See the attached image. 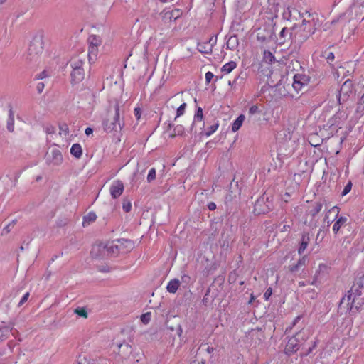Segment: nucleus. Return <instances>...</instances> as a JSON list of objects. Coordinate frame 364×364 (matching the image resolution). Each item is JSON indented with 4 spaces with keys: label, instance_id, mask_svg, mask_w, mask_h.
Returning <instances> with one entry per match:
<instances>
[{
    "label": "nucleus",
    "instance_id": "39",
    "mask_svg": "<svg viewBox=\"0 0 364 364\" xmlns=\"http://www.w3.org/2000/svg\"><path fill=\"white\" fill-rule=\"evenodd\" d=\"M186 107V103H183L179 106V107L177 109L176 111V116L175 117V120L179 117L180 116L183 115L185 111V109Z\"/></svg>",
    "mask_w": 364,
    "mask_h": 364
},
{
    "label": "nucleus",
    "instance_id": "46",
    "mask_svg": "<svg viewBox=\"0 0 364 364\" xmlns=\"http://www.w3.org/2000/svg\"><path fill=\"white\" fill-rule=\"evenodd\" d=\"M316 346H317V341H314L313 345L311 346H310L307 349L306 352L305 353L302 354L301 356H306V355H309L313 351V350L316 348Z\"/></svg>",
    "mask_w": 364,
    "mask_h": 364
},
{
    "label": "nucleus",
    "instance_id": "33",
    "mask_svg": "<svg viewBox=\"0 0 364 364\" xmlns=\"http://www.w3.org/2000/svg\"><path fill=\"white\" fill-rule=\"evenodd\" d=\"M166 328H167L168 329H169L171 331H175V330H176V333H177V335H178V336H181L183 331H182V327H181V324L178 323V324H176V326L174 327V326H169V325H168V321H167V322L166 323Z\"/></svg>",
    "mask_w": 364,
    "mask_h": 364
},
{
    "label": "nucleus",
    "instance_id": "29",
    "mask_svg": "<svg viewBox=\"0 0 364 364\" xmlns=\"http://www.w3.org/2000/svg\"><path fill=\"white\" fill-rule=\"evenodd\" d=\"M203 119V109L200 107H198L196 109V114L194 115V121L191 124V131H192L195 122L200 121L201 122Z\"/></svg>",
    "mask_w": 364,
    "mask_h": 364
},
{
    "label": "nucleus",
    "instance_id": "1",
    "mask_svg": "<svg viewBox=\"0 0 364 364\" xmlns=\"http://www.w3.org/2000/svg\"><path fill=\"white\" fill-rule=\"evenodd\" d=\"M364 304V274L354 282L350 289L340 301L338 310L341 314L357 312Z\"/></svg>",
    "mask_w": 364,
    "mask_h": 364
},
{
    "label": "nucleus",
    "instance_id": "26",
    "mask_svg": "<svg viewBox=\"0 0 364 364\" xmlns=\"http://www.w3.org/2000/svg\"><path fill=\"white\" fill-rule=\"evenodd\" d=\"M244 120L245 116L243 114H240L232 123V131L234 132L237 131L241 127Z\"/></svg>",
    "mask_w": 364,
    "mask_h": 364
},
{
    "label": "nucleus",
    "instance_id": "56",
    "mask_svg": "<svg viewBox=\"0 0 364 364\" xmlns=\"http://www.w3.org/2000/svg\"><path fill=\"white\" fill-rule=\"evenodd\" d=\"M235 41H237V38H236V36H231V37L228 39V42H227V48H230V43H231V42L234 43ZM230 49H232V48H230Z\"/></svg>",
    "mask_w": 364,
    "mask_h": 364
},
{
    "label": "nucleus",
    "instance_id": "21",
    "mask_svg": "<svg viewBox=\"0 0 364 364\" xmlns=\"http://www.w3.org/2000/svg\"><path fill=\"white\" fill-rule=\"evenodd\" d=\"M180 281L178 279H171L166 287V289L169 293L174 294L180 286Z\"/></svg>",
    "mask_w": 364,
    "mask_h": 364
},
{
    "label": "nucleus",
    "instance_id": "18",
    "mask_svg": "<svg viewBox=\"0 0 364 364\" xmlns=\"http://www.w3.org/2000/svg\"><path fill=\"white\" fill-rule=\"evenodd\" d=\"M106 247V252L112 255L119 254V250L122 249V245H117L115 240L111 243L105 244Z\"/></svg>",
    "mask_w": 364,
    "mask_h": 364
},
{
    "label": "nucleus",
    "instance_id": "4",
    "mask_svg": "<svg viewBox=\"0 0 364 364\" xmlns=\"http://www.w3.org/2000/svg\"><path fill=\"white\" fill-rule=\"evenodd\" d=\"M43 51V41L41 35L33 37L30 43L27 59L29 61L36 62Z\"/></svg>",
    "mask_w": 364,
    "mask_h": 364
},
{
    "label": "nucleus",
    "instance_id": "53",
    "mask_svg": "<svg viewBox=\"0 0 364 364\" xmlns=\"http://www.w3.org/2000/svg\"><path fill=\"white\" fill-rule=\"evenodd\" d=\"M299 269H300V267L298 265L297 263L296 264L291 265L289 267V269L291 272H298L299 270Z\"/></svg>",
    "mask_w": 364,
    "mask_h": 364
},
{
    "label": "nucleus",
    "instance_id": "38",
    "mask_svg": "<svg viewBox=\"0 0 364 364\" xmlns=\"http://www.w3.org/2000/svg\"><path fill=\"white\" fill-rule=\"evenodd\" d=\"M96 218H97L96 214L93 212H90L86 216L84 217L83 225L86 222H87L88 223H91V222H94V221H95Z\"/></svg>",
    "mask_w": 364,
    "mask_h": 364
},
{
    "label": "nucleus",
    "instance_id": "6",
    "mask_svg": "<svg viewBox=\"0 0 364 364\" xmlns=\"http://www.w3.org/2000/svg\"><path fill=\"white\" fill-rule=\"evenodd\" d=\"M269 198L264 194L257 200L254 206V213L256 215L267 213L272 208V203Z\"/></svg>",
    "mask_w": 364,
    "mask_h": 364
},
{
    "label": "nucleus",
    "instance_id": "3",
    "mask_svg": "<svg viewBox=\"0 0 364 364\" xmlns=\"http://www.w3.org/2000/svg\"><path fill=\"white\" fill-rule=\"evenodd\" d=\"M315 30L309 21L304 19L299 29L293 34V41L299 44L303 43L315 33Z\"/></svg>",
    "mask_w": 364,
    "mask_h": 364
},
{
    "label": "nucleus",
    "instance_id": "2",
    "mask_svg": "<svg viewBox=\"0 0 364 364\" xmlns=\"http://www.w3.org/2000/svg\"><path fill=\"white\" fill-rule=\"evenodd\" d=\"M102 126L107 133H112L114 136L120 134L124 126V122L123 119L120 118V109L118 103L114 105L113 111H108L107 117L102 122Z\"/></svg>",
    "mask_w": 364,
    "mask_h": 364
},
{
    "label": "nucleus",
    "instance_id": "57",
    "mask_svg": "<svg viewBox=\"0 0 364 364\" xmlns=\"http://www.w3.org/2000/svg\"><path fill=\"white\" fill-rule=\"evenodd\" d=\"M141 109L139 107H136L134 109V115L136 117V119L139 120L141 117Z\"/></svg>",
    "mask_w": 364,
    "mask_h": 364
},
{
    "label": "nucleus",
    "instance_id": "60",
    "mask_svg": "<svg viewBox=\"0 0 364 364\" xmlns=\"http://www.w3.org/2000/svg\"><path fill=\"white\" fill-rule=\"evenodd\" d=\"M209 292H210V290L208 289L207 291V292L205 293V294L203 296V299L202 300L203 303L205 304V305H207V303L208 301V294H209Z\"/></svg>",
    "mask_w": 364,
    "mask_h": 364
},
{
    "label": "nucleus",
    "instance_id": "27",
    "mask_svg": "<svg viewBox=\"0 0 364 364\" xmlns=\"http://www.w3.org/2000/svg\"><path fill=\"white\" fill-rule=\"evenodd\" d=\"M10 333H12V334L14 333L13 332V328H9L7 326H4L3 328H0V341H3L6 338H7Z\"/></svg>",
    "mask_w": 364,
    "mask_h": 364
},
{
    "label": "nucleus",
    "instance_id": "49",
    "mask_svg": "<svg viewBox=\"0 0 364 364\" xmlns=\"http://www.w3.org/2000/svg\"><path fill=\"white\" fill-rule=\"evenodd\" d=\"M212 48L217 43V36H211L208 41H206Z\"/></svg>",
    "mask_w": 364,
    "mask_h": 364
},
{
    "label": "nucleus",
    "instance_id": "62",
    "mask_svg": "<svg viewBox=\"0 0 364 364\" xmlns=\"http://www.w3.org/2000/svg\"><path fill=\"white\" fill-rule=\"evenodd\" d=\"M208 208L210 210H214L216 209V204L214 203V202H210L208 204Z\"/></svg>",
    "mask_w": 364,
    "mask_h": 364
},
{
    "label": "nucleus",
    "instance_id": "59",
    "mask_svg": "<svg viewBox=\"0 0 364 364\" xmlns=\"http://www.w3.org/2000/svg\"><path fill=\"white\" fill-rule=\"evenodd\" d=\"M328 212L333 213L336 214V216H338L339 213V208L337 206H334L331 209H330Z\"/></svg>",
    "mask_w": 364,
    "mask_h": 364
},
{
    "label": "nucleus",
    "instance_id": "12",
    "mask_svg": "<svg viewBox=\"0 0 364 364\" xmlns=\"http://www.w3.org/2000/svg\"><path fill=\"white\" fill-rule=\"evenodd\" d=\"M124 191V184L119 181H115L113 182L110 187V194L112 198L116 199L119 198Z\"/></svg>",
    "mask_w": 364,
    "mask_h": 364
},
{
    "label": "nucleus",
    "instance_id": "42",
    "mask_svg": "<svg viewBox=\"0 0 364 364\" xmlns=\"http://www.w3.org/2000/svg\"><path fill=\"white\" fill-rule=\"evenodd\" d=\"M59 129H60V134L62 133H64L65 136H67L68 134L69 129H68V126L67 125V124L64 123V124H60Z\"/></svg>",
    "mask_w": 364,
    "mask_h": 364
},
{
    "label": "nucleus",
    "instance_id": "64",
    "mask_svg": "<svg viewBox=\"0 0 364 364\" xmlns=\"http://www.w3.org/2000/svg\"><path fill=\"white\" fill-rule=\"evenodd\" d=\"M85 132L86 135H90L93 132V129L91 127H87L86 128Z\"/></svg>",
    "mask_w": 364,
    "mask_h": 364
},
{
    "label": "nucleus",
    "instance_id": "41",
    "mask_svg": "<svg viewBox=\"0 0 364 364\" xmlns=\"http://www.w3.org/2000/svg\"><path fill=\"white\" fill-rule=\"evenodd\" d=\"M156 178V170L154 168H152L149 170L148 176H147V181L148 182H151V181L154 180Z\"/></svg>",
    "mask_w": 364,
    "mask_h": 364
},
{
    "label": "nucleus",
    "instance_id": "10",
    "mask_svg": "<svg viewBox=\"0 0 364 364\" xmlns=\"http://www.w3.org/2000/svg\"><path fill=\"white\" fill-rule=\"evenodd\" d=\"M106 247L103 243L95 244L92 246L90 255L93 259H101L106 255Z\"/></svg>",
    "mask_w": 364,
    "mask_h": 364
},
{
    "label": "nucleus",
    "instance_id": "25",
    "mask_svg": "<svg viewBox=\"0 0 364 364\" xmlns=\"http://www.w3.org/2000/svg\"><path fill=\"white\" fill-rule=\"evenodd\" d=\"M347 221V218L346 217L341 216L333 224V231L335 234L338 233L341 226Z\"/></svg>",
    "mask_w": 364,
    "mask_h": 364
},
{
    "label": "nucleus",
    "instance_id": "34",
    "mask_svg": "<svg viewBox=\"0 0 364 364\" xmlns=\"http://www.w3.org/2000/svg\"><path fill=\"white\" fill-rule=\"evenodd\" d=\"M74 313L76 314L77 316L82 317V318H87V311L85 308L84 307H77L74 310Z\"/></svg>",
    "mask_w": 364,
    "mask_h": 364
},
{
    "label": "nucleus",
    "instance_id": "45",
    "mask_svg": "<svg viewBox=\"0 0 364 364\" xmlns=\"http://www.w3.org/2000/svg\"><path fill=\"white\" fill-rule=\"evenodd\" d=\"M257 113H260L258 106L256 105L251 106L249 109V114L253 115Z\"/></svg>",
    "mask_w": 364,
    "mask_h": 364
},
{
    "label": "nucleus",
    "instance_id": "5",
    "mask_svg": "<svg viewBox=\"0 0 364 364\" xmlns=\"http://www.w3.org/2000/svg\"><path fill=\"white\" fill-rule=\"evenodd\" d=\"M84 61L79 58H73L70 60V67L72 72L70 74L71 83L73 85L79 83L85 77V71L83 68Z\"/></svg>",
    "mask_w": 364,
    "mask_h": 364
},
{
    "label": "nucleus",
    "instance_id": "55",
    "mask_svg": "<svg viewBox=\"0 0 364 364\" xmlns=\"http://www.w3.org/2000/svg\"><path fill=\"white\" fill-rule=\"evenodd\" d=\"M191 277L188 275L184 274L181 277V282L185 284H188L190 282Z\"/></svg>",
    "mask_w": 364,
    "mask_h": 364
},
{
    "label": "nucleus",
    "instance_id": "23",
    "mask_svg": "<svg viewBox=\"0 0 364 364\" xmlns=\"http://www.w3.org/2000/svg\"><path fill=\"white\" fill-rule=\"evenodd\" d=\"M70 154L76 159H80L82 154V149L80 144H74L71 146Z\"/></svg>",
    "mask_w": 364,
    "mask_h": 364
},
{
    "label": "nucleus",
    "instance_id": "43",
    "mask_svg": "<svg viewBox=\"0 0 364 364\" xmlns=\"http://www.w3.org/2000/svg\"><path fill=\"white\" fill-rule=\"evenodd\" d=\"M352 186H353L352 182L348 181V183L344 187L341 195L343 196H346V194H348L350 191V190L352 188Z\"/></svg>",
    "mask_w": 364,
    "mask_h": 364
},
{
    "label": "nucleus",
    "instance_id": "51",
    "mask_svg": "<svg viewBox=\"0 0 364 364\" xmlns=\"http://www.w3.org/2000/svg\"><path fill=\"white\" fill-rule=\"evenodd\" d=\"M28 296H29V293L28 292L26 293L23 295V296L21 298V301H19L18 306H21V305H23L28 300Z\"/></svg>",
    "mask_w": 364,
    "mask_h": 364
},
{
    "label": "nucleus",
    "instance_id": "63",
    "mask_svg": "<svg viewBox=\"0 0 364 364\" xmlns=\"http://www.w3.org/2000/svg\"><path fill=\"white\" fill-rule=\"evenodd\" d=\"M334 54L332 52H330L326 55V60L329 62L330 60H333L334 59Z\"/></svg>",
    "mask_w": 364,
    "mask_h": 364
},
{
    "label": "nucleus",
    "instance_id": "24",
    "mask_svg": "<svg viewBox=\"0 0 364 364\" xmlns=\"http://www.w3.org/2000/svg\"><path fill=\"white\" fill-rule=\"evenodd\" d=\"M117 346L119 348V353L127 355L132 352V346L127 343H117Z\"/></svg>",
    "mask_w": 364,
    "mask_h": 364
},
{
    "label": "nucleus",
    "instance_id": "48",
    "mask_svg": "<svg viewBox=\"0 0 364 364\" xmlns=\"http://www.w3.org/2000/svg\"><path fill=\"white\" fill-rule=\"evenodd\" d=\"M363 109H364V94L360 97V101L358 102V110H363Z\"/></svg>",
    "mask_w": 364,
    "mask_h": 364
},
{
    "label": "nucleus",
    "instance_id": "7",
    "mask_svg": "<svg viewBox=\"0 0 364 364\" xmlns=\"http://www.w3.org/2000/svg\"><path fill=\"white\" fill-rule=\"evenodd\" d=\"M353 93V82L350 80H347L341 87L338 95H336L338 102L341 104L348 100L350 95Z\"/></svg>",
    "mask_w": 364,
    "mask_h": 364
},
{
    "label": "nucleus",
    "instance_id": "22",
    "mask_svg": "<svg viewBox=\"0 0 364 364\" xmlns=\"http://www.w3.org/2000/svg\"><path fill=\"white\" fill-rule=\"evenodd\" d=\"M309 336V331L308 330L302 329L301 331L297 332L294 335L295 339L298 341L300 343L306 341Z\"/></svg>",
    "mask_w": 364,
    "mask_h": 364
},
{
    "label": "nucleus",
    "instance_id": "52",
    "mask_svg": "<svg viewBox=\"0 0 364 364\" xmlns=\"http://www.w3.org/2000/svg\"><path fill=\"white\" fill-rule=\"evenodd\" d=\"M306 260V256H303L301 258H300L298 260L297 264L300 267V268L305 266Z\"/></svg>",
    "mask_w": 364,
    "mask_h": 364
},
{
    "label": "nucleus",
    "instance_id": "31",
    "mask_svg": "<svg viewBox=\"0 0 364 364\" xmlns=\"http://www.w3.org/2000/svg\"><path fill=\"white\" fill-rule=\"evenodd\" d=\"M185 132V129L183 125H176L174 129L173 133H171L169 136L171 138H173L176 136H182Z\"/></svg>",
    "mask_w": 364,
    "mask_h": 364
},
{
    "label": "nucleus",
    "instance_id": "15",
    "mask_svg": "<svg viewBox=\"0 0 364 364\" xmlns=\"http://www.w3.org/2000/svg\"><path fill=\"white\" fill-rule=\"evenodd\" d=\"M161 15L162 16L163 20L166 23L167 21H171L173 20H176L180 15L179 10H172V11H163Z\"/></svg>",
    "mask_w": 364,
    "mask_h": 364
},
{
    "label": "nucleus",
    "instance_id": "54",
    "mask_svg": "<svg viewBox=\"0 0 364 364\" xmlns=\"http://www.w3.org/2000/svg\"><path fill=\"white\" fill-rule=\"evenodd\" d=\"M13 227L9 223L2 230V235L8 234L10 232Z\"/></svg>",
    "mask_w": 364,
    "mask_h": 364
},
{
    "label": "nucleus",
    "instance_id": "35",
    "mask_svg": "<svg viewBox=\"0 0 364 364\" xmlns=\"http://www.w3.org/2000/svg\"><path fill=\"white\" fill-rule=\"evenodd\" d=\"M264 60L266 63L271 64L275 60V58L270 51L265 50L264 53Z\"/></svg>",
    "mask_w": 364,
    "mask_h": 364
},
{
    "label": "nucleus",
    "instance_id": "14",
    "mask_svg": "<svg viewBox=\"0 0 364 364\" xmlns=\"http://www.w3.org/2000/svg\"><path fill=\"white\" fill-rule=\"evenodd\" d=\"M299 345H300V343L298 341H296V339H295L294 337L291 338L288 341V342L286 345V348H285L286 353L291 354L294 352H296L299 348Z\"/></svg>",
    "mask_w": 364,
    "mask_h": 364
},
{
    "label": "nucleus",
    "instance_id": "30",
    "mask_svg": "<svg viewBox=\"0 0 364 364\" xmlns=\"http://www.w3.org/2000/svg\"><path fill=\"white\" fill-rule=\"evenodd\" d=\"M89 42L90 46L92 48V49H95L100 45L101 40L98 36L93 35L89 37Z\"/></svg>",
    "mask_w": 364,
    "mask_h": 364
},
{
    "label": "nucleus",
    "instance_id": "20",
    "mask_svg": "<svg viewBox=\"0 0 364 364\" xmlns=\"http://www.w3.org/2000/svg\"><path fill=\"white\" fill-rule=\"evenodd\" d=\"M197 49L200 53L204 54H210L213 50V48L207 41L198 43Z\"/></svg>",
    "mask_w": 364,
    "mask_h": 364
},
{
    "label": "nucleus",
    "instance_id": "44",
    "mask_svg": "<svg viewBox=\"0 0 364 364\" xmlns=\"http://www.w3.org/2000/svg\"><path fill=\"white\" fill-rule=\"evenodd\" d=\"M151 319V313L147 312L141 315V320L144 323H148Z\"/></svg>",
    "mask_w": 364,
    "mask_h": 364
},
{
    "label": "nucleus",
    "instance_id": "50",
    "mask_svg": "<svg viewBox=\"0 0 364 364\" xmlns=\"http://www.w3.org/2000/svg\"><path fill=\"white\" fill-rule=\"evenodd\" d=\"M272 294V289L269 287L264 294V298L265 300H268Z\"/></svg>",
    "mask_w": 364,
    "mask_h": 364
},
{
    "label": "nucleus",
    "instance_id": "17",
    "mask_svg": "<svg viewBox=\"0 0 364 364\" xmlns=\"http://www.w3.org/2000/svg\"><path fill=\"white\" fill-rule=\"evenodd\" d=\"M272 37V31H266L265 29H259L257 38L261 43L267 42L271 39Z\"/></svg>",
    "mask_w": 364,
    "mask_h": 364
},
{
    "label": "nucleus",
    "instance_id": "9",
    "mask_svg": "<svg viewBox=\"0 0 364 364\" xmlns=\"http://www.w3.org/2000/svg\"><path fill=\"white\" fill-rule=\"evenodd\" d=\"M309 80V77L305 74H295L293 77L292 87L298 92L308 85Z\"/></svg>",
    "mask_w": 364,
    "mask_h": 364
},
{
    "label": "nucleus",
    "instance_id": "16",
    "mask_svg": "<svg viewBox=\"0 0 364 364\" xmlns=\"http://www.w3.org/2000/svg\"><path fill=\"white\" fill-rule=\"evenodd\" d=\"M310 241L309 235L308 233H303L301 235V242L298 249V253L301 255L306 250Z\"/></svg>",
    "mask_w": 364,
    "mask_h": 364
},
{
    "label": "nucleus",
    "instance_id": "58",
    "mask_svg": "<svg viewBox=\"0 0 364 364\" xmlns=\"http://www.w3.org/2000/svg\"><path fill=\"white\" fill-rule=\"evenodd\" d=\"M36 89L39 93H41L44 89V83H43V82L38 83Z\"/></svg>",
    "mask_w": 364,
    "mask_h": 364
},
{
    "label": "nucleus",
    "instance_id": "28",
    "mask_svg": "<svg viewBox=\"0 0 364 364\" xmlns=\"http://www.w3.org/2000/svg\"><path fill=\"white\" fill-rule=\"evenodd\" d=\"M323 203L321 202H316L311 210H309V214L314 218L322 209Z\"/></svg>",
    "mask_w": 364,
    "mask_h": 364
},
{
    "label": "nucleus",
    "instance_id": "61",
    "mask_svg": "<svg viewBox=\"0 0 364 364\" xmlns=\"http://www.w3.org/2000/svg\"><path fill=\"white\" fill-rule=\"evenodd\" d=\"M46 132L48 134H53L55 132V127L53 126H49L46 128Z\"/></svg>",
    "mask_w": 364,
    "mask_h": 364
},
{
    "label": "nucleus",
    "instance_id": "40",
    "mask_svg": "<svg viewBox=\"0 0 364 364\" xmlns=\"http://www.w3.org/2000/svg\"><path fill=\"white\" fill-rule=\"evenodd\" d=\"M122 208L126 213H129L132 208L131 202L128 200H124L122 203Z\"/></svg>",
    "mask_w": 364,
    "mask_h": 364
},
{
    "label": "nucleus",
    "instance_id": "36",
    "mask_svg": "<svg viewBox=\"0 0 364 364\" xmlns=\"http://www.w3.org/2000/svg\"><path fill=\"white\" fill-rule=\"evenodd\" d=\"M219 124L218 122L214 123L213 124L210 125L207 128V131L205 132V134L207 136H210L211 134H213L218 128Z\"/></svg>",
    "mask_w": 364,
    "mask_h": 364
},
{
    "label": "nucleus",
    "instance_id": "11",
    "mask_svg": "<svg viewBox=\"0 0 364 364\" xmlns=\"http://www.w3.org/2000/svg\"><path fill=\"white\" fill-rule=\"evenodd\" d=\"M279 44L282 45L286 43L293 42V33L291 29L286 27L283 28L279 35Z\"/></svg>",
    "mask_w": 364,
    "mask_h": 364
},
{
    "label": "nucleus",
    "instance_id": "37",
    "mask_svg": "<svg viewBox=\"0 0 364 364\" xmlns=\"http://www.w3.org/2000/svg\"><path fill=\"white\" fill-rule=\"evenodd\" d=\"M246 73L241 72L238 76L232 80V84L241 85L246 78Z\"/></svg>",
    "mask_w": 364,
    "mask_h": 364
},
{
    "label": "nucleus",
    "instance_id": "19",
    "mask_svg": "<svg viewBox=\"0 0 364 364\" xmlns=\"http://www.w3.org/2000/svg\"><path fill=\"white\" fill-rule=\"evenodd\" d=\"M6 128L9 132H13L14 131V112L11 105H9Z\"/></svg>",
    "mask_w": 364,
    "mask_h": 364
},
{
    "label": "nucleus",
    "instance_id": "8",
    "mask_svg": "<svg viewBox=\"0 0 364 364\" xmlns=\"http://www.w3.org/2000/svg\"><path fill=\"white\" fill-rule=\"evenodd\" d=\"M46 159L48 163L53 164V165H60L63 160L61 151L56 148L46 152Z\"/></svg>",
    "mask_w": 364,
    "mask_h": 364
},
{
    "label": "nucleus",
    "instance_id": "32",
    "mask_svg": "<svg viewBox=\"0 0 364 364\" xmlns=\"http://www.w3.org/2000/svg\"><path fill=\"white\" fill-rule=\"evenodd\" d=\"M236 65L237 64L235 62L230 61L222 67L221 70L224 73H230L236 68Z\"/></svg>",
    "mask_w": 364,
    "mask_h": 364
},
{
    "label": "nucleus",
    "instance_id": "47",
    "mask_svg": "<svg viewBox=\"0 0 364 364\" xmlns=\"http://www.w3.org/2000/svg\"><path fill=\"white\" fill-rule=\"evenodd\" d=\"M214 77V75L208 71L205 73V81H206V83H210L211 82V80H213V78Z\"/></svg>",
    "mask_w": 364,
    "mask_h": 364
},
{
    "label": "nucleus",
    "instance_id": "13",
    "mask_svg": "<svg viewBox=\"0 0 364 364\" xmlns=\"http://www.w3.org/2000/svg\"><path fill=\"white\" fill-rule=\"evenodd\" d=\"M117 245H122V249L119 250V252L126 253L134 247V242L131 240L128 239H117L115 240Z\"/></svg>",
    "mask_w": 364,
    "mask_h": 364
}]
</instances>
